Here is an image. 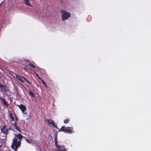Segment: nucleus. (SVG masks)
Instances as JSON below:
<instances>
[{
    "label": "nucleus",
    "mask_w": 151,
    "mask_h": 151,
    "mask_svg": "<svg viewBox=\"0 0 151 151\" xmlns=\"http://www.w3.org/2000/svg\"><path fill=\"white\" fill-rule=\"evenodd\" d=\"M22 137H23L21 134H18L14 135L11 146L12 148L14 150V151H17L18 147H20L21 141Z\"/></svg>",
    "instance_id": "obj_1"
},
{
    "label": "nucleus",
    "mask_w": 151,
    "mask_h": 151,
    "mask_svg": "<svg viewBox=\"0 0 151 151\" xmlns=\"http://www.w3.org/2000/svg\"><path fill=\"white\" fill-rule=\"evenodd\" d=\"M0 99L2 100V102H3V104L4 105H5L6 106H7V104L6 101H5V100L2 97H0Z\"/></svg>",
    "instance_id": "obj_12"
},
{
    "label": "nucleus",
    "mask_w": 151,
    "mask_h": 151,
    "mask_svg": "<svg viewBox=\"0 0 151 151\" xmlns=\"http://www.w3.org/2000/svg\"><path fill=\"white\" fill-rule=\"evenodd\" d=\"M70 120L68 119H65L64 120V123L65 124H67L68 123V122H69Z\"/></svg>",
    "instance_id": "obj_15"
},
{
    "label": "nucleus",
    "mask_w": 151,
    "mask_h": 151,
    "mask_svg": "<svg viewBox=\"0 0 151 151\" xmlns=\"http://www.w3.org/2000/svg\"><path fill=\"white\" fill-rule=\"evenodd\" d=\"M68 127H65L63 126L60 128V129H58L59 131L64 132L65 133H68V134H71L72 132V131Z\"/></svg>",
    "instance_id": "obj_4"
},
{
    "label": "nucleus",
    "mask_w": 151,
    "mask_h": 151,
    "mask_svg": "<svg viewBox=\"0 0 151 151\" xmlns=\"http://www.w3.org/2000/svg\"><path fill=\"white\" fill-rule=\"evenodd\" d=\"M9 117L11 119V121H14L15 119L14 118H15L16 120H17V118L16 117L15 115L13 113H10L9 114Z\"/></svg>",
    "instance_id": "obj_8"
},
{
    "label": "nucleus",
    "mask_w": 151,
    "mask_h": 151,
    "mask_svg": "<svg viewBox=\"0 0 151 151\" xmlns=\"http://www.w3.org/2000/svg\"><path fill=\"white\" fill-rule=\"evenodd\" d=\"M12 126L14 128L16 129L19 132H21L19 127L17 126L16 122L12 124Z\"/></svg>",
    "instance_id": "obj_10"
},
{
    "label": "nucleus",
    "mask_w": 151,
    "mask_h": 151,
    "mask_svg": "<svg viewBox=\"0 0 151 151\" xmlns=\"http://www.w3.org/2000/svg\"><path fill=\"white\" fill-rule=\"evenodd\" d=\"M37 76H38V75L37 74Z\"/></svg>",
    "instance_id": "obj_20"
},
{
    "label": "nucleus",
    "mask_w": 151,
    "mask_h": 151,
    "mask_svg": "<svg viewBox=\"0 0 151 151\" xmlns=\"http://www.w3.org/2000/svg\"><path fill=\"white\" fill-rule=\"evenodd\" d=\"M55 143L56 147H60V145H58V144L57 136L55 137Z\"/></svg>",
    "instance_id": "obj_11"
},
{
    "label": "nucleus",
    "mask_w": 151,
    "mask_h": 151,
    "mask_svg": "<svg viewBox=\"0 0 151 151\" xmlns=\"http://www.w3.org/2000/svg\"><path fill=\"white\" fill-rule=\"evenodd\" d=\"M61 12L62 13L61 18L63 21L67 19L70 17L71 14L69 12H67L63 10H61Z\"/></svg>",
    "instance_id": "obj_2"
},
{
    "label": "nucleus",
    "mask_w": 151,
    "mask_h": 151,
    "mask_svg": "<svg viewBox=\"0 0 151 151\" xmlns=\"http://www.w3.org/2000/svg\"><path fill=\"white\" fill-rule=\"evenodd\" d=\"M1 132L3 133L5 135L4 136H2L4 138L2 139L4 141H5L6 139V135L7 134H8V132L9 130L5 126H3L2 127L1 129Z\"/></svg>",
    "instance_id": "obj_3"
},
{
    "label": "nucleus",
    "mask_w": 151,
    "mask_h": 151,
    "mask_svg": "<svg viewBox=\"0 0 151 151\" xmlns=\"http://www.w3.org/2000/svg\"><path fill=\"white\" fill-rule=\"evenodd\" d=\"M29 65L30 67H32L34 68H35V66L32 64V63H29Z\"/></svg>",
    "instance_id": "obj_16"
},
{
    "label": "nucleus",
    "mask_w": 151,
    "mask_h": 151,
    "mask_svg": "<svg viewBox=\"0 0 151 151\" xmlns=\"http://www.w3.org/2000/svg\"><path fill=\"white\" fill-rule=\"evenodd\" d=\"M2 145H0V148L2 147Z\"/></svg>",
    "instance_id": "obj_19"
},
{
    "label": "nucleus",
    "mask_w": 151,
    "mask_h": 151,
    "mask_svg": "<svg viewBox=\"0 0 151 151\" xmlns=\"http://www.w3.org/2000/svg\"><path fill=\"white\" fill-rule=\"evenodd\" d=\"M43 83L44 84H45V85H46V84H45V82H44V81H43Z\"/></svg>",
    "instance_id": "obj_18"
},
{
    "label": "nucleus",
    "mask_w": 151,
    "mask_h": 151,
    "mask_svg": "<svg viewBox=\"0 0 151 151\" xmlns=\"http://www.w3.org/2000/svg\"><path fill=\"white\" fill-rule=\"evenodd\" d=\"M47 121L48 123L52 125L57 129H59L57 125L56 124V123L54 121L50 119H47Z\"/></svg>",
    "instance_id": "obj_6"
},
{
    "label": "nucleus",
    "mask_w": 151,
    "mask_h": 151,
    "mask_svg": "<svg viewBox=\"0 0 151 151\" xmlns=\"http://www.w3.org/2000/svg\"><path fill=\"white\" fill-rule=\"evenodd\" d=\"M58 151H66L64 146H61L60 147H56Z\"/></svg>",
    "instance_id": "obj_9"
},
{
    "label": "nucleus",
    "mask_w": 151,
    "mask_h": 151,
    "mask_svg": "<svg viewBox=\"0 0 151 151\" xmlns=\"http://www.w3.org/2000/svg\"><path fill=\"white\" fill-rule=\"evenodd\" d=\"M17 106L21 110L23 113H24V111L26 109V107L22 104H21L20 105H17Z\"/></svg>",
    "instance_id": "obj_7"
},
{
    "label": "nucleus",
    "mask_w": 151,
    "mask_h": 151,
    "mask_svg": "<svg viewBox=\"0 0 151 151\" xmlns=\"http://www.w3.org/2000/svg\"><path fill=\"white\" fill-rule=\"evenodd\" d=\"M24 1L25 3L27 5H28L29 6H31L30 4L29 3V0H24Z\"/></svg>",
    "instance_id": "obj_14"
},
{
    "label": "nucleus",
    "mask_w": 151,
    "mask_h": 151,
    "mask_svg": "<svg viewBox=\"0 0 151 151\" xmlns=\"http://www.w3.org/2000/svg\"><path fill=\"white\" fill-rule=\"evenodd\" d=\"M29 94L31 96V97H34V93H33L30 91V90H29Z\"/></svg>",
    "instance_id": "obj_13"
},
{
    "label": "nucleus",
    "mask_w": 151,
    "mask_h": 151,
    "mask_svg": "<svg viewBox=\"0 0 151 151\" xmlns=\"http://www.w3.org/2000/svg\"><path fill=\"white\" fill-rule=\"evenodd\" d=\"M15 76L22 83H24L25 81H26L28 83H30L29 82L27 81L24 77L20 76L17 74H15Z\"/></svg>",
    "instance_id": "obj_5"
},
{
    "label": "nucleus",
    "mask_w": 151,
    "mask_h": 151,
    "mask_svg": "<svg viewBox=\"0 0 151 151\" xmlns=\"http://www.w3.org/2000/svg\"><path fill=\"white\" fill-rule=\"evenodd\" d=\"M26 141L28 143H31V142L28 139H26Z\"/></svg>",
    "instance_id": "obj_17"
}]
</instances>
